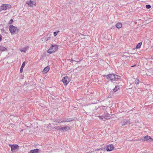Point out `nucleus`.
<instances>
[{
	"label": "nucleus",
	"mask_w": 153,
	"mask_h": 153,
	"mask_svg": "<svg viewBox=\"0 0 153 153\" xmlns=\"http://www.w3.org/2000/svg\"><path fill=\"white\" fill-rule=\"evenodd\" d=\"M114 148V147L112 144L108 145L106 147V149L107 151H110L112 150Z\"/></svg>",
	"instance_id": "nucleus-9"
},
{
	"label": "nucleus",
	"mask_w": 153,
	"mask_h": 153,
	"mask_svg": "<svg viewBox=\"0 0 153 153\" xmlns=\"http://www.w3.org/2000/svg\"><path fill=\"white\" fill-rule=\"evenodd\" d=\"M9 145L10 147L11 148V150L13 152H16L19 148V146L16 144H9Z\"/></svg>",
	"instance_id": "nucleus-6"
},
{
	"label": "nucleus",
	"mask_w": 153,
	"mask_h": 153,
	"mask_svg": "<svg viewBox=\"0 0 153 153\" xmlns=\"http://www.w3.org/2000/svg\"><path fill=\"white\" fill-rule=\"evenodd\" d=\"M26 3L30 7H33V5L36 4V2H34L33 1L30 0L29 2H27Z\"/></svg>",
	"instance_id": "nucleus-12"
},
{
	"label": "nucleus",
	"mask_w": 153,
	"mask_h": 153,
	"mask_svg": "<svg viewBox=\"0 0 153 153\" xmlns=\"http://www.w3.org/2000/svg\"><path fill=\"white\" fill-rule=\"evenodd\" d=\"M149 139H150V141L153 140V139L149 136H146L143 138V140L144 141L148 140Z\"/></svg>",
	"instance_id": "nucleus-13"
},
{
	"label": "nucleus",
	"mask_w": 153,
	"mask_h": 153,
	"mask_svg": "<svg viewBox=\"0 0 153 153\" xmlns=\"http://www.w3.org/2000/svg\"><path fill=\"white\" fill-rule=\"evenodd\" d=\"M102 150V148L100 149H97V150L98 151H100V150Z\"/></svg>",
	"instance_id": "nucleus-33"
},
{
	"label": "nucleus",
	"mask_w": 153,
	"mask_h": 153,
	"mask_svg": "<svg viewBox=\"0 0 153 153\" xmlns=\"http://www.w3.org/2000/svg\"><path fill=\"white\" fill-rule=\"evenodd\" d=\"M51 38V37H48V38L46 40L47 41H48V40H49Z\"/></svg>",
	"instance_id": "nucleus-31"
},
{
	"label": "nucleus",
	"mask_w": 153,
	"mask_h": 153,
	"mask_svg": "<svg viewBox=\"0 0 153 153\" xmlns=\"http://www.w3.org/2000/svg\"><path fill=\"white\" fill-rule=\"evenodd\" d=\"M139 80L137 79H136L135 80V83L136 85H138L139 83Z\"/></svg>",
	"instance_id": "nucleus-24"
},
{
	"label": "nucleus",
	"mask_w": 153,
	"mask_h": 153,
	"mask_svg": "<svg viewBox=\"0 0 153 153\" xmlns=\"http://www.w3.org/2000/svg\"><path fill=\"white\" fill-rule=\"evenodd\" d=\"M25 62H24L22 65V66L21 67V68H20V73H22V72H23V68L24 67L25 65Z\"/></svg>",
	"instance_id": "nucleus-15"
},
{
	"label": "nucleus",
	"mask_w": 153,
	"mask_h": 153,
	"mask_svg": "<svg viewBox=\"0 0 153 153\" xmlns=\"http://www.w3.org/2000/svg\"><path fill=\"white\" fill-rule=\"evenodd\" d=\"M53 124H54V123H53ZM55 124L57 125V124Z\"/></svg>",
	"instance_id": "nucleus-36"
},
{
	"label": "nucleus",
	"mask_w": 153,
	"mask_h": 153,
	"mask_svg": "<svg viewBox=\"0 0 153 153\" xmlns=\"http://www.w3.org/2000/svg\"><path fill=\"white\" fill-rule=\"evenodd\" d=\"M62 119H59L58 120H57L58 121V123H64V121L62 119Z\"/></svg>",
	"instance_id": "nucleus-23"
},
{
	"label": "nucleus",
	"mask_w": 153,
	"mask_h": 153,
	"mask_svg": "<svg viewBox=\"0 0 153 153\" xmlns=\"http://www.w3.org/2000/svg\"><path fill=\"white\" fill-rule=\"evenodd\" d=\"M130 119L128 120H125L123 122V124H122V126H125L127 124H130L132 123V122H131L130 120Z\"/></svg>",
	"instance_id": "nucleus-11"
},
{
	"label": "nucleus",
	"mask_w": 153,
	"mask_h": 153,
	"mask_svg": "<svg viewBox=\"0 0 153 153\" xmlns=\"http://www.w3.org/2000/svg\"><path fill=\"white\" fill-rule=\"evenodd\" d=\"M2 39V36L0 34V41H1V40Z\"/></svg>",
	"instance_id": "nucleus-30"
},
{
	"label": "nucleus",
	"mask_w": 153,
	"mask_h": 153,
	"mask_svg": "<svg viewBox=\"0 0 153 153\" xmlns=\"http://www.w3.org/2000/svg\"><path fill=\"white\" fill-rule=\"evenodd\" d=\"M55 129L56 130H59L61 131L64 132L70 130V128L69 127L67 126L64 127H61L60 128L59 127H56Z\"/></svg>",
	"instance_id": "nucleus-4"
},
{
	"label": "nucleus",
	"mask_w": 153,
	"mask_h": 153,
	"mask_svg": "<svg viewBox=\"0 0 153 153\" xmlns=\"http://www.w3.org/2000/svg\"><path fill=\"white\" fill-rule=\"evenodd\" d=\"M9 30L12 35H15L17 34L19 31V30L16 27L13 25H10L9 26Z\"/></svg>",
	"instance_id": "nucleus-1"
},
{
	"label": "nucleus",
	"mask_w": 153,
	"mask_h": 153,
	"mask_svg": "<svg viewBox=\"0 0 153 153\" xmlns=\"http://www.w3.org/2000/svg\"><path fill=\"white\" fill-rule=\"evenodd\" d=\"M105 118L107 119H108L109 117H110V115L109 114L107 113L105 115Z\"/></svg>",
	"instance_id": "nucleus-21"
},
{
	"label": "nucleus",
	"mask_w": 153,
	"mask_h": 153,
	"mask_svg": "<svg viewBox=\"0 0 153 153\" xmlns=\"http://www.w3.org/2000/svg\"><path fill=\"white\" fill-rule=\"evenodd\" d=\"M59 32V30H58L56 32H54L53 33V35H54V36H56L57 35V33H58Z\"/></svg>",
	"instance_id": "nucleus-27"
},
{
	"label": "nucleus",
	"mask_w": 153,
	"mask_h": 153,
	"mask_svg": "<svg viewBox=\"0 0 153 153\" xmlns=\"http://www.w3.org/2000/svg\"><path fill=\"white\" fill-rule=\"evenodd\" d=\"M1 31L2 33H7V32L5 31L4 28H3L1 30Z\"/></svg>",
	"instance_id": "nucleus-25"
},
{
	"label": "nucleus",
	"mask_w": 153,
	"mask_h": 153,
	"mask_svg": "<svg viewBox=\"0 0 153 153\" xmlns=\"http://www.w3.org/2000/svg\"><path fill=\"white\" fill-rule=\"evenodd\" d=\"M114 76L115 77L114 81L117 80V79H120L121 77L120 76L114 74Z\"/></svg>",
	"instance_id": "nucleus-19"
},
{
	"label": "nucleus",
	"mask_w": 153,
	"mask_h": 153,
	"mask_svg": "<svg viewBox=\"0 0 153 153\" xmlns=\"http://www.w3.org/2000/svg\"><path fill=\"white\" fill-rule=\"evenodd\" d=\"M49 67L47 66L44 69L43 72L45 73H47L49 71Z\"/></svg>",
	"instance_id": "nucleus-17"
},
{
	"label": "nucleus",
	"mask_w": 153,
	"mask_h": 153,
	"mask_svg": "<svg viewBox=\"0 0 153 153\" xmlns=\"http://www.w3.org/2000/svg\"><path fill=\"white\" fill-rule=\"evenodd\" d=\"M13 22V19H11L10 21L9 22V24H12Z\"/></svg>",
	"instance_id": "nucleus-29"
},
{
	"label": "nucleus",
	"mask_w": 153,
	"mask_h": 153,
	"mask_svg": "<svg viewBox=\"0 0 153 153\" xmlns=\"http://www.w3.org/2000/svg\"><path fill=\"white\" fill-rule=\"evenodd\" d=\"M64 122H69L75 120V118H66L63 119Z\"/></svg>",
	"instance_id": "nucleus-8"
},
{
	"label": "nucleus",
	"mask_w": 153,
	"mask_h": 153,
	"mask_svg": "<svg viewBox=\"0 0 153 153\" xmlns=\"http://www.w3.org/2000/svg\"><path fill=\"white\" fill-rule=\"evenodd\" d=\"M116 27L118 28H120L122 26V24L121 23H117L116 24Z\"/></svg>",
	"instance_id": "nucleus-18"
},
{
	"label": "nucleus",
	"mask_w": 153,
	"mask_h": 153,
	"mask_svg": "<svg viewBox=\"0 0 153 153\" xmlns=\"http://www.w3.org/2000/svg\"><path fill=\"white\" fill-rule=\"evenodd\" d=\"M98 117L101 120H105V117L104 118V120L103 119V118L102 116H98Z\"/></svg>",
	"instance_id": "nucleus-28"
},
{
	"label": "nucleus",
	"mask_w": 153,
	"mask_h": 153,
	"mask_svg": "<svg viewBox=\"0 0 153 153\" xmlns=\"http://www.w3.org/2000/svg\"><path fill=\"white\" fill-rule=\"evenodd\" d=\"M70 80L68 77L67 76H65L62 79V82L64 84V85H67Z\"/></svg>",
	"instance_id": "nucleus-7"
},
{
	"label": "nucleus",
	"mask_w": 153,
	"mask_h": 153,
	"mask_svg": "<svg viewBox=\"0 0 153 153\" xmlns=\"http://www.w3.org/2000/svg\"><path fill=\"white\" fill-rule=\"evenodd\" d=\"M23 131V130H22L21 131Z\"/></svg>",
	"instance_id": "nucleus-37"
},
{
	"label": "nucleus",
	"mask_w": 153,
	"mask_h": 153,
	"mask_svg": "<svg viewBox=\"0 0 153 153\" xmlns=\"http://www.w3.org/2000/svg\"><path fill=\"white\" fill-rule=\"evenodd\" d=\"M135 66V65H132V66H131V67H134Z\"/></svg>",
	"instance_id": "nucleus-35"
},
{
	"label": "nucleus",
	"mask_w": 153,
	"mask_h": 153,
	"mask_svg": "<svg viewBox=\"0 0 153 153\" xmlns=\"http://www.w3.org/2000/svg\"><path fill=\"white\" fill-rule=\"evenodd\" d=\"M146 8L149 9L151 8V6L149 4H147L146 5Z\"/></svg>",
	"instance_id": "nucleus-26"
},
{
	"label": "nucleus",
	"mask_w": 153,
	"mask_h": 153,
	"mask_svg": "<svg viewBox=\"0 0 153 153\" xmlns=\"http://www.w3.org/2000/svg\"><path fill=\"white\" fill-rule=\"evenodd\" d=\"M152 56L153 57V56Z\"/></svg>",
	"instance_id": "nucleus-38"
},
{
	"label": "nucleus",
	"mask_w": 153,
	"mask_h": 153,
	"mask_svg": "<svg viewBox=\"0 0 153 153\" xmlns=\"http://www.w3.org/2000/svg\"><path fill=\"white\" fill-rule=\"evenodd\" d=\"M28 47H24L22 49H21L20 50V51L21 52H23L24 53H25L27 51L28 49Z\"/></svg>",
	"instance_id": "nucleus-14"
},
{
	"label": "nucleus",
	"mask_w": 153,
	"mask_h": 153,
	"mask_svg": "<svg viewBox=\"0 0 153 153\" xmlns=\"http://www.w3.org/2000/svg\"><path fill=\"white\" fill-rule=\"evenodd\" d=\"M40 150L39 149H36L30 150L28 153H39Z\"/></svg>",
	"instance_id": "nucleus-10"
},
{
	"label": "nucleus",
	"mask_w": 153,
	"mask_h": 153,
	"mask_svg": "<svg viewBox=\"0 0 153 153\" xmlns=\"http://www.w3.org/2000/svg\"><path fill=\"white\" fill-rule=\"evenodd\" d=\"M142 45V42L139 43L136 46V48H138L140 47Z\"/></svg>",
	"instance_id": "nucleus-22"
},
{
	"label": "nucleus",
	"mask_w": 153,
	"mask_h": 153,
	"mask_svg": "<svg viewBox=\"0 0 153 153\" xmlns=\"http://www.w3.org/2000/svg\"><path fill=\"white\" fill-rule=\"evenodd\" d=\"M53 122H58V121L57 120H55L53 121Z\"/></svg>",
	"instance_id": "nucleus-32"
},
{
	"label": "nucleus",
	"mask_w": 153,
	"mask_h": 153,
	"mask_svg": "<svg viewBox=\"0 0 153 153\" xmlns=\"http://www.w3.org/2000/svg\"><path fill=\"white\" fill-rule=\"evenodd\" d=\"M11 7V5L9 4H2L0 7V10H6L10 9Z\"/></svg>",
	"instance_id": "nucleus-3"
},
{
	"label": "nucleus",
	"mask_w": 153,
	"mask_h": 153,
	"mask_svg": "<svg viewBox=\"0 0 153 153\" xmlns=\"http://www.w3.org/2000/svg\"><path fill=\"white\" fill-rule=\"evenodd\" d=\"M73 61H74V60L72 59L71 60V62H72Z\"/></svg>",
	"instance_id": "nucleus-34"
},
{
	"label": "nucleus",
	"mask_w": 153,
	"mask_h": 153,
	"mask_svg": "<svg viewBox=\"0 0 153 153\" xmlns=\"http://www.w3.org/2000/svg\"><path fill=\"white\" fill-rule=\"evenodd\" d=\"M119 86H115V88L113 89V91L114 92H116L119 89Z\"/></svg>",
	"instance_id": "nucleus-20"
},
{
	"label": "nucleus",
	"mask_w": 153,
	"mask_h": 153,
	"mask_svg": "<svg viewBox=\"0 0 153 153\" xmlns=\"http://www.w3.org/2000/svg\"><path fill=\"white\" fill-rule=\"evenodd\" d=\"M104 76H106V78L108 80L110 79L112 82L114 81L115 76L114 74H109L106 75H104Z\"/></svg>",
	"instance_id": "nucleus-5"
},
{
	"label": "nucleus",
	"mask_w": 153,
	"mask_h": 153,
	"mask_svg": "<svg viewBox=\"0 0 153 153\" xmlns=\"http://www.w3.org/2000/svg\"><path fill=\"white\" fill-rule=\"evenodd\" d=\"M58 47V46L57 45H52L51 46L48 50L47 52L50 54L54 53L57 50Z\"/></svg>",
	"instance_id": "nucleus-2"
},
{
	"label": "nucleus",
	"mask_w": 153,
	"mask_h": 153,
	"mask_svg": "<svg viewBox=\"0 0 153 153\" xmlns=\"http://www.w3.org/2000/svg\"><path fill=\"white\" fill-rule=\"evenodd\" d=\"M7 49L6 48L2 46H0V51H6Z\"/></svg>",
	"instance_id": "nucleus-16"
}]
</instances>
